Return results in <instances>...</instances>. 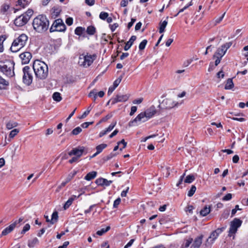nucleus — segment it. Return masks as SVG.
<instances>
[{
  "instance_id": "obj_1",
  "label": "nucleus",
  "mask_w": 248,
  "mask_h": 248,
  "mask_svg": "<svg viewBox=\"0 0 248 248\" xmlns=\"http://www.w3.org/2000/svg\"><path fill=\"white\" fill-rule=\"evenodd\" d=\"M33 29L38 33H43L46 31L49 27V23L46 17L40 15L35 17L32 21Z\"/></svg>"
},
{
  "instance_id": "obj_2",
  "label": "nucleus",
  "mask_w": 248,
  "mask_h": 248,
  "mask_svg": "<svg viewBox=\"0 0 248 248\" xmlns=\"http://www.w3.org/2000/svg\"><path fill=\"white\" fill-rule=\"evenodd\" d=\"M33 69L36 78L40 79L46 78L48 75V67L44 62L38 60L34 61Z\"/></svg>"
},
{
  "instance_id": "obj_3",
  "label": "nucleus",
  "mask_w": 248,
  "mask_h": 248,
  "mask_svg": "<svg viewBox=\"0 0 248 248\" xmlns=\"http://www.w3.org/2000/svg\"><path fill=\"white\" fill-rule=\"evenodd\" d=\"M156 110L154 106H152L144 112L140 113L133 121L129 122V126H133V124L138 122H145L153 117L156 113Z\"/></svg>"
},
{
  "instance_id": "obj_4",
  "label": "nucleus",
  "mask_w": 248,
  "mask_h": 248,
  "mask_svg": "<svg viewBox=\"0 0 248 248\" xmlns=\"http://www.w3.org/2000/svg\"><path fill=\"white\" fill-rule=\"evenodd\" d=\"M14 65L15 63L13 61H0V72L8 77H12L15 75Z\"/></svg>"
},
{
  "instance_id": "obj_5",
  "label": "nucleus",
  "mask_w": 248,
  "mask_h": 248,
  "mask_svg": "<svg viewBox=\"0 0 248 248\" xmlns=\"http://www.w3.org/2000/svg\"><path fill=\"white\" fill-rule=\"evenodd\" d=\"M28 37L25 34L20 35L17 38L15 39L10 47V50L13 52H16L21 48L23 47L26 45Z\"/></svg>"
},
{
  "instance_id": "obj_6",
  "label": "nucleus",
  "mask_w": 248,
  "mask_h": 248,
  "mask_svg": "<svg viewBox=\"0 0 248 248\" xmlns=\"http://www.w3.org/2000/svg\"><path fill=\"white\" fill-rule=\"evenodd\" d=\"M33 11L31 9H28L27 11L16 17L14 21V24L18 27L25 25L31 18L33 15Z\"/></svg>"
},
{
  "instance_id": "obj_7",
  "label": "nucleus",
  "mask_w": 248,
  "mask_h": 248,
  "mask_svg": "<svg viewBox=\"0 0 248 248\" xmlns=\"http://www.w3.org/2000/svg\"><path fill=\"white\" fill-rule=\"evenodd\" d=\"M66 29V27L63 20L61 18L55 19L50 28L49 31L50 32L54 31L64 32Z\"/></svg>"
},
{
  "instance_id": "obj_8",
  "label": "nucleus",
  "mask_w": 248,
  "mask_h": 248,
  "mask_svg": "<svg viewBox=\"0 0 248 248\" xmlns=\"http://www.w3.org/2000/svg\"><path fill=\"white\" fill-rule=\"evenodd\" d=\"M95 55H85L82 54L80 55L79 58L78 63L80 65L85 67H89L93 62V61L96 58Z\"/></svg>"
},
{
  "instance_id": "obj_9",
  "label": "nucleus",
  "mask_w": 248,
  "mask_h": 248,
  "mask_svg": "<svg viewBox=\"0 0 248 248\" xmlns=\"http://www.w3.org/2000/svg\"><path fill=\"white\" fill-rule=\"evenodd\" d=\"M23 82L27 86H30L32 82L33 76L31 70L29 66H25L23 69Z\"/></svg>"
},
{
  "instance_id": "obj_10",
  "label": "nucleus",
  "mask_w": 248,
  "mask_h": 248,
  "mask_svg": "<svg viewBox=\"0 0 248 248\" xmlns=\"http://www.w3.org/2000/svg\"><path fill=\"white\" fill-rule=\"evenodd\" d=\"M242 223V221L237 218H235L231 221L228 236L231 237L233 235V239H234L235 236L234 234L237 232L238 229L241 226Z\"/></svg>"
},
{
  "instance_id": "obj_11",
  "label": "nucleus",
  "mask_w": 248,
  "mask_h": 248,
  "mask_svg": "<svg viewBox=\"0 0 248 248\" xmlns=\"http://www.w3.org/2000/svg\"><path fill=\"white\" fill-rule=\"evenodd\" d=\"M178 105V102L170 98H166L159 105V107L163 109H171Z\"/></svg>"
},
{
  "instance_id": "obj_12",
  "label": "nucleus",
  "mask_w": 248,
  "mask_h": 248,
  "mask_svg": "<svg viewBox=\"0 0 248 248\" xmlns=\"http://www.w3.org/2000/svg\"><path fill=\"white\" fill-rule=\"evenodd\" d=\"M85 152V147L83 146H78L77 148H73L71 151L68 153L70 156L75 155L78 157H80L82 156Z\"/></svg>"
},
{
  "instance_id": "obj_13",
  "label": "nucleus",
  "mask_w": 248,
  "mask_h": 248,
  "mask_svg": "<svg viewBox=\"0 0 248 248\" xmlns=\"http://www.w3.org/2000/svg\"><path fill=\"white\" fill-rule=\"evenodd\" d=\"M225 227H222L220 228H218L215 231H213L210 234L208 239H207V241H210L211 243H213L214 240L217 238L219 234H220L224 230Z\"/></svg>"
},
{
  "instance_id": "obj_14",
  "label": "nucleus",
  "mask_w": 248,
  "mask_h": 248,
  "mask_svg": "<svg viewBox=\"0 0 248 248\" xmlns=\"http://www.w3.org/2000/svg\"><path fill=\"white\" fill-rule=\"evenodd\" d=\"M129 95L128 94H118L114 98H112L111 101L112 104H115L118 102H123L126 101L129 98ZM110 101H109L108 103Z\"/></svg>"
},
{
  "instance_id": "obj_15",
  "label": "nucleus",
  "mask_w": 248,
  "mask_h": 248,
  "mask_svg": "<svg viewBox=\"0 0 248 248\" xmlns=\"http://www.w3.org/2000/svg\"><path fill=\"white\" fill-rule=\"evenodd\" d=\"M19 57L23 64L28 63L32 58L31 53L30 52H24L20 54Z\"/></svg>"
},
{
  "instance_id": "obj_16",
  "label": "nucleus",
  "mask_w": 248,
  "mask_h": 248,
  "mask_svg": "<svg viewBox=\"0 0 248 248\" xmlns=\"http://www.w3.org/2000/svg\"><path fill=\"white\" fill-rule=\"evenodd\" d=\"M17 225V222H14L10 224L8 227L5 228L1 232L2 236H5L12 232Z\"/></svg>"
},
{
  "instance_id": "obj_17",
  "label": "nucleus",
  "mask_w": 248,
  "mask_h": 248,
  "mask_svg": "<svg viewBox=\"0 0 248 248\" xmlns=\"http://www.w3.org/2000/svg\"><path fill=\"white\" fill-rule=\"evenodd\" d=\"M112 181H108L107 179L103 178H98L95 180V183L98 186H109L112 183Z\"/></svg>"
},
{
  "instance_id": "obj_18",
  "label": "nucleus",
  "mask_w": 248,
  "mask_h": 248,
  "mask_svg": "<svg viewBox=\"0 0 248 248\" xmlns=\"http://www.w3.org/2000/svg\"><path fill=\"white\" fill-rule=\"evenodd\" d=\"M203 238V235H201L196 237L192 245V247L193 248H199L202 243V239Z\"/></svg>"
},
{
  "instance_id": "obj_19",
  "label": "nucleus",
  "mask_w": 248,
  "mask_h": 248,
  "mask_svg": "<svg viewBox=\"0 0 248 248\" xmlns=\"http://www.w3.org/2000/svg\"><path fill=\"white\" fill-rule=\"evenodd\" d=\"M10 11V5L7 3L3 4L0 8V14L3 15H7Z\"/></svg>"
},
{
  "instance_id": "obj_20",
  "label": "nucleus",
  "mask_w": 248,
  "mask_h": 248,
  "mask_svg": "<svg viewBox=\"0 0 248 248\" xmlns=\"http://www.w3.org/2000/svg\"><path fill=\"white\" fill-rule=\"evenodd\" d=\"M81 194H79L78 196H76L75 195L72 196L67 201L64 203L63 205V208L64 210H66L68 209L69 206L72 204L73 201L76 199L78 198Z\"/></svg>"
},
{
  "instance_id": "obj_21",
  "label": "nucleus",
  "mask_w": 248,
  "mask_h": 248,
  "mask_svg": "<svg viewBox=\"0 0 248 248\" xmlns=\"http://www.w3.org/2000/svg\"><path fill=\"white\" fill-rule=\"evenodd\" d=\"M136 38L137 37L135 35H133L131 37L129 40L126 43L124 47V49L125 51L128 50L131 47L134 42L136 40Z\"/></svg>"
},
{
  "instance_id": "obj_22",
  "label": "nucleus",
  "mask_w": 248,
  "mask_h": 248,
  "mask_svg": "<svg viewBox=\"0 0 248 248\" xmlns=\"http://www.w3.org/2000/svg\"><path fill=\"white\" fill-rule=\"evenodd\" d=\"M97 175V172L93 171L88 173L85 176L84 179L87 181H90L93 179H94Z\"/></svg>"
},
{
  "instance_id": "obj_23",
  "label": "nucleus",
  "mask_w": 248,
  "mask_h": 248,
  "mask_svg": "<svg viewBox=\"0 0 248 248\" xmlns=\"http://www.w3.org/2000/svg\"><path fill=\"white\" fill-rule=\"evenodd\" d=\"M234 86V84L232 79L229 78L226 81V83L225 86V89L226 90H231L232 89Z\"/></svg>"
},
{
  "instance_id": "obj_24",
  "label": "nucleus",
  "mask_w": 248,
  "mask_h": 248,
  "mask_svg": "<svg viewBox=\"0 0 248 248\" xmlns=\"http://www.w3.org/2000/svg\"><path fill=\"white\" fill-rule=\"evenodd\" d=\"M38 239L37 238H34L32 240L28 241V246L30 248H33L36 244L38 243Z\"/></svg>"
},
{
  "instance_id": "obj_25",
  "label": "nucleus",
  "mask_w": 248,
  "mask_h": 248,
  "mask_svg": "<svg viewBox=\"0 0 248 248\" xmlns=\"http://www.w3.org/2000/svg\"><path fill=\"white\" fill-rule=\"evenodd\" d=\"M168 24L167 20H164L163 22L160 23V27L159 32L160 33H163L165 31V28L166 27Z\"/></svg>"
},
{
  "instance_id": "obj_26",
  "label": "nucleus",
  "mask_w": 248,
  "mask_h": 248,
  "mask_svg": "<svg viewBox=\"0 0 248 248\" xmlns=\"http://www.w3.org/2000/svg\"><path fill=\"white\" fill-rule=\"evenodd\" d=\"M210 212V207H207V206H205L204 208L202 209L200 211V214L203 216H206Z\"/></svg>"
},
{
  "instance_id": "obj_27",
  "label": "nucleus",
  "mask_w": 248,
  "mask_h": 248,
  "mask_svg": "<svg viewBox=\"0 0 248 248\" xmlns=\"http://www.w3.org/2000/svg\"><path fill=\"white\" fill-rule=\"evenodd\" d=\"M85 31V28L82 27H78L75 30V33L78 36H81Z\"/></svg>"
},
{
  "instance_id": "obj_28",
  "label": "nucleus",
  "mask_w": 248,
  "mask_h": 248,
  "mask_svg": "<svg viewBox=\"0 0 248 248\" xmlns=\"http://www.w3.org/2000/svg\"><path fill=\"white\" fill-rule=\"evenodd\" d=\"M58 215L57 211L54 212L51 216V219L50 220V223L53 224L58 220Z\"/></svg>"
},
{
  "instance_id": "obj_29",
  "label": "nucleus",
  "mask_w": 248,
  "mask_h": 248,
  "mask_svg": "<svg viewBox=\"0 0 248 248\" xmlns=\"http://www.w3.org/2000/svg\"><path fill=\"white\" fill-rule=\"evenodd\" d=\"M95 31L96 29L94 27L90 26L87 28L86 32L89 35H93L95 33Z\"/></svg>"
},
{
  "instance_id": "obj_30",
  "label": "nucleus",
  "mask_w": 248,
  "mask_h": 248,
  "mask_svg": "<svg viewBox=\"0 0 248 248\" xmlns=\"http://www.w3.org/2000/svg\"><path fill=\"white\" fill-rule=\"evenodd\" d=\"M195 179V176L193 174L187 175L184 180L186 183H191Z\"/></svg>"
},
{
  "instance_id": "obj_31",
  "label": "nucleus",
  "mask_w": 248,
  "mask_h": 248,
  "mask_svg": "<svg viewBox=\"0 0 248 248\" xmlns=\"http://www.w3.org/2000/svg\"><path fill=\"white\" fill-rule=\"evenodd\" d=\"M17 123L14 121H9L6 124V128L8 129H11L17 126Z\"/></svg>"
},
{
  "instance_id": "obj_32",
  "label": "nucleus",
  "mask_w": 248,
  "mask_h": 248,
  "mask_svg": "<svg viewBox=\"0 0 248 248\" xmlns=\"http://www.w3.org/2000/svg\"><path fill=\"white\" fill-rule=\"evenodd\" d=\"M225 51H222L219 48H218L216 52L214 55V57H219L222 58V57L225 54Z\"/></svg>"
},
{
  "instance_id": "obj_33",
  "label": "nucleus",
  "mask_w": 248,
  "mask_h": 248,
  "mask_svg": "<svg viewBox=\"0 0 248 248\" xmlns=\"http://www.w3.org/2000/svg\"><path fill=\"white\" fill-rule=\"evenodd\" d=\"M9 82L0 76V88L3 89L5 86L8 85Z\"/></svg>"
},
{
  "instance_id": "obj_34",
  "label": "nucleus",
  "mask_w": 248,
  "mask_h": 248,
  "mask_svg": "<svg viewBox=\"0 0 248 248\" xmlns=\"http://www.w3.org/2000/svg\"><path fill=\"white\" fill-rule=\"evenodd\" d=\"M110 229V226L107 227L106 228H103L100 230L97 231L96 234L99 236L103 235L105 233L108 231Z\"/></svg>"
},
{
  "instance_id": "obj_35",
  "label": "nucleus",
  "mask_w": 248,
  "mask_h": 248,
  "mask_svg": "<svg viewBox=\"0 0 248 248\" xmlns=\"http://www.w3.org/2000/svg\"><path fill=\"white\" fill-rule=\"evenodd\" d=\"M52 10V16L54 18H56L60 15L61 10L58 8H53Z\"/></svg>"
},
{
  "instance_id": "obj_36",
  "label": "nucleus",
  "mask_w": 248,
  "mask_h": 248,
  "mask_svg": "<svg viewBox=\"0 0 248 248\" xmlns=\"http://www.w3.org/2000/svg\"><path fill=\"white\" fill-rule=\"evenodd\" d=\"M107 146V145L104 143L97 146L96 147L97 154H100Z\"/></svg>"
},
{
  "instance_id": "obj_37",
  "label": "nucleus",
  "mask_w": 248,
  "mask_h": 248,
  "mask_svg": "<svg viewBox=\"0 0 248 248\" xmlns=\"http://www.w3.org/2000/svg\"><path fill=\"white\" fill-rule=\"evenodd\" d=\"M53 99L54 100L60 102L62 100V97L61 96V94L58 92H55L52 95Z\"/></svg>"
},
{
  "instance_id": "obj_38",
  "label": "nucleus",
  "mask_w": 248,
  "mask_h": 248,
  "mask_svg": "<svg viewBox=\"0 0 248 248\" xmlns=\"http://www.w3.org/2000/svg\"><path fill=\"white\" fill-rule=\"evenodd\" d=\"M88 96L90 97H93V101H95V100H96V99L97 98V91H96V90L93 89V90H92L89 93Z\"/></svg>"
},
{
  "instance_id": "obj_39",
  "label": "nucleus",
  "mask_w": 248,
  "mask_h": 248,
  "mask_svg": "<svg viewBox=\"0 0 248 248\" xmlns=\"http://www.w3.org/2000/svg\"><path fill=\"white\" fill-rule=\"evenodd\" d=\"M196 190V187L194 185H192L190 189L188 191L187 196L188 197L192 196Z\"/></svg>"
},
{
  "instance_id": "obj_40",
  "label": "nucleus",
  "mask_w": 248,
  "mask_h": 248,
  "mask_svg": "<svg viewBox=\"0 0 248 248\" xmlns=\"http://www.w3.org/2000/svg\"><path fill=\"white\" fill-rule=\"evenodd\" d=\"M17 5L24 8L28 5V1L26 0H18L17 1Z\"/></svg>"
},
{
  "instance_id": "obj_41",
  "label": "nucleus",
  "mask_w": 248,
  "mask_h": 248,
  "mask_svg": "<svg viewBox=\"0 0 248 248\" xmlns=\"http://www.w3.org/2000/svg\"><path fill=\"white\" fill-rule=\"evenodd\" d=\"M19 133V130L18 129H14L12 130L9 134V138H13Z\"/></svg>"
},
{
  "instance_id": "obj_42",
  "label": "nucleus",
  "mask_w": 248,
  "mask_h": 248,
  "mask_svg": "<svg viewBox=\"0 0 248 248\" xmlns=\"http://www.w3.org/2000/svg\"><path fill=\"white\" fill-rule=\"evenodd\" d=\"M81 131H82V129L80 127L78 126V127H77L76 128H75V129H74L72 130L71 133L73 135H77L79 133H80Z\"/></svg>"
},
{
  "instance_id": "obj_43",
  "label": "nucleus",
  "mask_w": 248,
  "mask_h": 248,
  "mask_svg": "<svg viewBox=\"0 0 248 248\" xmlns=\"http://www.w3.org/2000/svg\"><path fill=\"white\" fill-rule=\"evenodd\" d=\"M147 40H143L139 45V49L140 50H143L145 48L146 45H147Z\"/></svg>"
},
{
  "instance_id": "obj_44",
  "label": "nucleus",
  "mask_w": 248,
  "mask_h": 248,
  "mask_svg": "<svg viewBox=\"0 0 248 248\" xmlns=\"http://www.w3.org/2000/svg\"><path fill=\"white\" fill-rule=\"evenodd\" d=\"M123 78V76H120L118 78H117L113 82V86L116 88L120 83L122 79Z\"/></svg>"
},
{
  "instance_id": "obj_45",
  "label": "nucleus",
  "mask_w": 248,
  "mask_h": 248,
  "mask_svg": "<svg viewBox=\"0 0 248 248\" xmlns=\"http://www.w3.org/2000/svg\"><path fill=\"white\" fill-rule=\"evenodd\" d=\"M108 16V14L107 12H101L99 15V17L102 20H105Z\"/></svg>"
},
{
  "instance_id": "obj_46",
  "label": "nucleus",
  "mask_w": 248,
  "mask_h": 248,
  "mask_svg": "<svg viewBox=\"0 0 248 248\" xmlns=\"http://www.w3.org/2000/svg\"><path fill=\"white\" fill-rule=\"evenodd\" d=\"M30 229V225L29 224H26L23 227V230L21 232V234H24L28 231Z\"/></svg>"
},
{
  "instance_id": "obj_47",
  "label": "nucleus",
  "mask_w": 248,
  "mask_h": 248,
  "mask_svg": "<svg viewBox=\"0 0 248 248\" xmlns=\"http://www.w3.org/2000/svg\"><path fill=\"white\" fill-rule=\"evenodd\" d=\"M116 123L117 122L115 121L114 122V123H112L109 125V126L106 129V130H107V131L108 132H110L113 128L114 127H115V126L116 125Z\"/></svg>"
},
{
  "instance_id": "obj_48",
  "label": "nucleus",
  "mask_w": 248,
  "mask_h": 248,
  "mask_svg": "<svg viewBox=\"0 0 248 248\" xmlns=\"http://www.w3.org/2000/svg\"><path fill=\"white\" fill-rule=\"evenodd\" d=\"M232 198V194L231 193H228L226 195H225L224 197L222 198V201H230Z\"/></svg>"
},
{
  "instance_id": "obj_49",
  "label": "nucleus",
  "mask_w": 248,
  "mask_h": 248,
  "mask_svg": "<svg viewBox=\"0 0 248 248\" xmlns=\"http://www.w3.org/2000/svg\"><path fill=\"white\" fill-rule=\"evenodd\" d=\"M121 144H122V146H123L122 148H120V150L122 151L126 146L127 142H125L124 139H123L122 140L118 142V145H120Z\"/></svg>"
},
{
  "instance_id": "obj_50",
  "label": "nucleus",
  "mask_w": 248,
  "mask_h": 248,
  "mask_svg": "<svg viewBox=\"0 0 248 248\" xmlns=\"http://www.w3.org/2000/svg\"><path fill=\"white\" fill-rule=\"evenodd\" d=\"M192 241H193V239L191 238H190L186 240L185 243V248H188L190 246V245L191 244Z\"/></svg>"
},
{
  "instance_id": "obj_51",
  "label": "nucleus",
  "mask_w": 248,
  "mask_h": 248,
  "mask_svg": "<svg viewBox=\"0 0 248 248\" xmlns=\"http://www.w3.org/2000/svg\"><path fill=\"white\" fill-rule=\"evenodd\" d=\"M65 22L67 25L71 26L73 24V19L72 17H69L66 18V19L65 20Z\"/></svg>"
},
{
  "instance_id": "obj_52",
  "label": "nucleus",
  "mask_w": 248,
  "mask_h": 248,
  "mask_svg": "<svg viewBox=\"0 0 248 248\" xmlns=\"http://www.w3.org/2000/svg\"><path fill=\"white\" fill-rule=\"evenodd\" d=\"M232 42H227V43L222 45L223 47L225 48V50H228L231 47V46L232 45Z\"/></svg>"
},
{
  "instance_id": "obj_53",
  "label": "nucleus",
  "mask_w": 248,
  "mask_h": 248,
  "mask_svg": "<svg viewBox=\"0 0 248 248\" xmlns=\"http://www.w3.org/2000/svg\"><path fill=\"white\" fill-rule=\"evenodd\" d=\"M185 175H186V173H184L182 176H181V177H180V179L179 180L178 182L176 184L177 186H179L181 184H182V182L183 181V179H184V176H185Z\"/></svg>"
},
{
  "instance_id": "obj_54",
  "label": "nucleus",
  "mask_w": 248,
  "mask_h": 248,
  "mask_svg": "<svg viewBox=\"0 0 248 248\" xmlns=\"http://www.w3.org/2000/svg\"><path fill=\"white\" fill-rule=\"evenodd\" d=\"M120 202H121L120 198H118L116 200H115L113 203V207L117 208L118 205L120 204Z\"/></svg>"
},
{
  "instance_id": "obj_55",
  "label": "nucleus",
  "mask_w": 248,
  "mask_h": 248,
  "mask_svg": "<svg viewBox=\"0 0 248 248\" xmlns=\"http://www.w3.org/2000/svg\"><path fill=\"white\" fill-rule=\"evenodd\" d=\"M241 210V209H240L239 208V205H236L235 206V208L232 210V216H233V215H234L235 214V213H236L237 210Z\"/></svg>"
},
{
  "instance_id": "obj_56",
  "label": "nucleus",
  "mask_w": 248,
  "mask_h": 248,
  "mask_svg": "<svg viewBox=\"0 0 248 248\" xmlns=\"http://www.w3.org/2000/svg\"><path fill=\"white\" fill-rule=\"evenodd\" d=\"M137 108L136 106H132L131 108V111L129 114L130 115L132 116L134 114V113L137 111Z\"/></svg>"
},
{
  "instance_id": "obj_57",
  "label": "nucleus",
  "mask_w": 248,
  "mask_h": 248,
  "mask_svg": "<svg viewBox=\"0 0 248 248\" xmlns=\"http://www.w3.org/2000/svg\"><path fill=\"white\" fill-rule=\"evenodd\" d=\"M143 98H140L134 100L133 101V103L135 104H140L143 101Z\"/></svg>"
},
{
  "instance_id": "obj_58",
  "label": "nucleus",
  "mask_w": 248,
  "mask_h": 248,
  "mask_svg": "<svg viewBox=\"0 0 248 248\" xmlns=\"http://www.w3.org/2000/svg\"><path fill=\"white\" fill-rule=\"evenodd\" d=\"M118 27V24L117 23H114L112 25H110V30L112 32H113Z\"/></svg>"
},
{
  "instance_id": "obj_59",
  "label": "nucleus",
  "mask_w": 248,
  "mask_h": 248,
  "mask_svg": "<svg viewBox=\"0 0 248 248\" xmlns=\"http://www.w3.org/2000/svg\"><path fill=\"white\" fill-rule=\"evenodd\" d=\"M134 241L135 239H131L129 242L124 247V248H128L129 247H131L134 243Z\"/></svg>"
},
{
  "instance_id": "obj_60",
  "label": "nucleus",
  "mask_w": 248,
  "mask_h": 248,
  "mask_svg": "<svg viewBox=\"0 0 248 248\" xmlns=\"http://www.w3.org/2000/svg\"><path fill=\"white\" fill-rule=\"evenodd\" d=\"M136 21V19L131 18V21L128 23L127 28L129 29L133 25V24Z\"/></svg>"
},
{
  "instance_id": "obj_61",
  "label": "nucleus",
  "mask_w": 248,
  "mask_h": 248,
  "mask_svg": "<svg viewBox=\"0 0 248 248\" xmlns=\"http://www.w3.org/2000/svg\"><path fill=\"white\" fill-rule=\"evenodd\" d=\"M78 159H79V157H78L77 156H75L73 157L71 159H70L69 160V162L70 164H72L74 162H75L77 161Z\"/></svg>"
},
{
  "instance_id": "obj_62",
  "label": "nucleus",
  "mask_w": 248,
  "mask_h": 248,
  "mask_svg": "<svg viewBox=\"0 0 248 248\" xmlns=\"http://www.w3.org/2000/svg\"><path fill=\"white\" fill-rule=\"evenodd\" d=\"M85 3L89 6H92L94 4L95 0H85Z\"/></svg>"
},
{
  "instance_id": "obj_63",
  "label": "nucleus",
  "mask_w": 248,
  "mask_h": 248,
  "mask_svg": "<svg viewBox=\"0 0 248 248\" xmlns=\"http://www.w3.org/2000/svg\"><path fill=\"white\" fill-rule=\"evenodd\" d=\"M128 3V0H122L120 5L122 7H125L127 5Z\"/></svg>"
},
{
  "instance_id": "obj_64",
  "label": "nucleus",
  "mask_w": 248,
  "mask_h": 248,
  "mask_svg": "<svg viewBox=\"0 0 248 248\" xmlns=\"http://www.w3.org/2000/svg\"><path fill=\"white\" fill-rule=\"evenodd\" d=\"M69 244V242L68 241H65L63 243L62 246H59L58 248H66Z\"/></svg>"
}]
</instances>
